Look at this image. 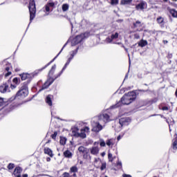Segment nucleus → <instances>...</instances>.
I'll return each instance as SVG.
<instances>
[{"label": "nucleus", "mask_w": 177, "mask_h": 177, "mask_svg": "<svg viewBox=\"0 0 177 177\" xmlns=\"http://www.w3.org/2000/svg\"><path fill=\"white\" fill-rule=\"evenodd\" d=\"M30 81L28 80L24 82L21 84V86L19 88V90L16 93L15 95L10 97L7 101V104L9 103H12V102H15V100H20V99H26L27 96H28V84H30Z\"/></svg>", "instance_id": "f257e3e1"}, {"label": "nucleus", "mask_w": 177, "mask_h": 177, "mask_svg": "<svg viewBox=\"0 0 177 177\" xmlns=\"http://www.w3.org/2000/svg\"><path fill=\"white\" fill-rule=\"evenodd\" d=\"M136 99V92L130 91L127 93L124 94L120 100L117 102L115 104L110 106V109H118V107H121L122 104H131L133 100Z\"/></svg>", "instance_id": "f03ea898"}, {"label": "nucleus", "mask_w": 177, "mask_h": 177, "mask_svg": "<svg viewBox=\"0 0 177 177\" xmlns=\"http://www.w3.org/2000/svg\"><path fill=\"white\" fill-rule=\"evenodd\" d=\"M78 49H80V47H77L75 50L73 51L72 54L71 55V57H69L66 63L65 64V65L62 68V71L58 74V75L57 77H55V79L53 80L51 82L46 81L42 85L41 88L39 89V92H41V91H44V89H48L49 88V86H50V85H52V84H53V81H55L56 80V78H58V77H60L62 75V74H63V71H64V70H66V68H67V66H68V64H70V62H71V60H73V58L74 57V56H75V55H77V53H78Z\"/></svg>", "instance_id": "7ed1b4c3"}, {"label": "nucleus", "mask_w": 177, "mask_h": 177, "mask_svg": "<svg viewBox=\"0 0 177 177\" xmlns=\"http://www.w3.org/2000/svg\"><path fill=\"white\" fill-rule=\"evenodd\" d=\"M28 9L30 12V21H32L35 19V15L37 13L35 0H30Z\"/></svg>", "instance_id": "20e7f679"}, {"label": "nucleus", "mask_w": 177, "mask_h": 177, "mask_svg": "<svg viewBox=\"0 0 177 177\" xmlns=\"http://www.w3.org/2000/svg\"><path fill=\"white\" fill-rule=\"evenodd\" d=\"M34 97H35V95H32L30 98H28L27 100L21 102H13L10 105L8 108V111H12V110L17 109V107H20V106H23V104H26V103H28V102H31L34 99Z\"/></svg>", "instance_id": "39448f33"}, {"label": "nucleus", "mask_w": 177, "mask_h": 177, "mask_svg": "<svg viewBox=\"0 0 177 177\" xmlns=\"http://www.w3.org/2000/svg\"><path fill=\"white\" fill-rule=\"evenodd\" d=\"M84 38H85V34L84 33L77 35L72 40V46H75V45H78V44H81V42L84 41Z\"/></svg>", "instance_id": "423d86ee"}, {"label": "nucleus", "mask_w": 177, "mask_h": 177, "mask_svg": "<svg viewBox=\"0 0 177 177\" xmlns=\"http://www.w3.org/2000/svg\"><path fill=\"white\" fill-rule=\"evenodd\" d=\"M89 132H91V129H89L88 127H84L80 129V133H79V138H80V139L86 138V133H89Z\"/></svg>", "instance_id": "0eeeda50"}, {"label": "nucleus", "mask_w": 177, "mask_h": 177, "mask_svg": "<svg viewBox=\"0 0 177 177\" xmlns=\"http://www.w3.org/2000/svg\"><path fill=\"white\" fill-rule=\"evenodd\" d=\"M142 27V22L140 21H136V22L133 23L131 28H133V30H136V31H143V28Z\"/></svg>", "instance_id": "6e6552de"}, {"label": "nucleus", "mask_w": 177, "mask_h": 177, "mask_svg": "<svg viewBox=\"0 0 177 177\" xmlns=\"http://www.w3.org/2000/svg\"><path fill=\"white\" fill-rule=\"evenodd\" d=\"M66 45H67V43H66L64 45V46L62 47V48L61 49L59 53L50 62H48L41 69H40L39 71H42V70H45V68H46V67H48V66H50V64H52V63H53V62H55V60H56V59H57V57L60 55V53H62V52H63V50L64 49V48H66Z\"/></svg>", "instance_id": "1a4fd4ad"}, {"label": "nucleus", "mask_w": 177, "mask_h": 177, "mask_svg": "<svg viewBox=\"0 0 177 177\" xmlns=\"http://www.w3.org/2000/svg\"><path fill=\"white\" fill-rule=\"evenodd\" d=\"M1 93H6V92H10V88H9V83H3L0 86Z\"/></svg>", "instance_id": "9d476101"}, {"label": "nucleus", "mask_w": 177, "mask_h": 177, "mask_svg": "<svg viewBox=\"0 0 177 177\" xmlns=\"http://www.w3.org/2000/svg\"><path fill=\"white\" fill-rule=\"evenodd\" d=\"M131 122V118H122L119 120V123L121 127H124L125 125H129Z\"/></svg>", "instance_id": "9b49d317"}, {"label": "nucleus", "mask_w": 177, "mask_h": 177, "mask_svg": "<svg viewBox=\"0 0 177 177\" xmlns=\"http://www.w3.org/2000/svg\"><path fill=\"white\" fill-rule=\"evenodd\" d=\"M102 129H103V126H102V124H100V123L97 122L96 126H94L92 128L91 131L95 132V133H97L100 132V131H102Z\"/></svg>", "instance_id": "f8f14e48"}, {"label": "nucleus", "mask_w": 177, "mask_h": 177, "mask_svg": "<svg viewBox=\"0 0 177 177\" xmlns=\"http://www.w3.org/2000/svg\"><path fill=\"white\" fill-rule=\"evenodd\" d=\"M21 172H23V169L18 166L15 167L13 175H15V177H21Z\"/></svg>", "instance_id": "ddd939ff"}, {"label": "nucleus", "mask_w": 177, "mask_h": 177, "mask_svg": "<svg viewBox=\"0 0 177 177\" xmlns=\"http://www.w3.org/2000/svg\"><path fill=\"white\" fill-rule=\"evenodd\" d=\"M44 154H47V156H49L51 158L54 156L53 151H52V149H50L49 147H45L44 149Z\"/></svg>", "instance_id": "4468645a"}, {"label": "nucleus", "mask_w": 177, "mask_h": 177, "mask_svg": "<svg viewBox=\"0 0 177 177\" xmlns=\"http://www.w3.org/2000/svg\"><path fill=\"white\" fill-rule=\"evenodd\" d=\"M79 131L80 129H78V127H74L72 129V135L74 136V138H80Z\"/></svg>", "instance_id": "2eb2a0df"}, {"label": "nucleus", "mask_w": 177, "mask_h": 177, "mask_svg": "<svg viewBox=\"0 0 177 177\" xmlns=\"http://www.w3.org/2000/svg\"><path fill=\"white\" fill-rule=\"evenodd\" d=\"M145 5L146 3L145 1H141L136 6V10H143L145 9Z\"/></svg>", "instance_id": "dca6fc26"}, {"label": "nucleus", "mask_w": 177, "mask_h": 177, "mask_svg": "<svg viewBox=\"0 0 177 177\" xmlns=\"http://www.w3.org/2000/svg\"><path fill=\"white\" fill-rule=\"evenodd\" d=\"M19 77H21V81H26V80L31 78V75L28 73H21L19 74Z\"/></svg>", "instance_id": "f3484780"}, {"label": "nucleus", "mask_w": 177, "mask_h": 177, "mask_svg": "<svg viewBox=\"0 0 177 177\" xmlns=\"http://www.w3.org/2000/svg\"><path fill=\"white\" fill-rule=\"evenodd\" d=\"M63 156L65 158H73V153L68 149L64 151Z\"/></svg>", "instance_id": "a211bd4d"}, {"label": "nucleus", "mask_w": 177, "mask_h": 177, "mask_svg": "<svg viewBox=\"0 0 177 177\" xmlns=\"http://www.w3.org/2000/svg\"><path fill=\"white\" fill-rule=\"evenodd\" d=\"M91 154L93 156H96V154H99V148L97 147H93L91 149Z\"/></svg>", "instance_id": "6ab92c4d"}, {"label": "nucleus", "mask_w": 177, "mask_h": 177, "mask_svg": "<svg viewBox=\"0 0 177 177\" xmlns=\"http://www.w3.org/2000/svg\"><path fill=\"white\" fill-rule=\"evenodd\" d=\"M78 151L82 154H84L85 153L89 151V150H88V149L84 146H80L78 148Z\"/></svg>", "instance_id": "aec40b11"}, {"label": "nucleus", "mask_w": 177, "mask_h": 177, "mask_svg": "<svg viewBox=\"0 0 177 177\" xmlns=\"http://www.w3.org/2000/svg\"><path fill=\"white\" fill-rule=\"evenodd\" d=\"M147 40H143L141 39L139 42H138V46H140V48H145V46H147Z\"/></svg>", "instance_id": "412c9836"}, {"label": "nucleus", "mask_w": 177, "mask_h": 177, "mask_svg": "<svg viewBox=\"0 0 177 177\" xmlns=\"http://www.w3.org/2000/svg\"><path fill=\"white\" fill-rule=\"evenodd\" d=\"M50 97H51L50 95H48L46 96V103H47V104H48V106H53V102H52V98Z\"/></svg>", "instance_id": "4be33fe9"}, {"label": "nucleus", "mask_w": 177, "mask_h": 177, "mask_svg": "<svg viewBox=\"0 0 177 177\" xmlns=\"http://www.w3.org/2000/svg\"><path fill=\"white\" fill-rule=\"evenodd\" d=\"M56 71V64H54L52 67H51V68H50V70L49 71V72H48V75L50 76V77H52V75H53V74H55V71Z\"/></svg>", "instance_id": "5701e85b"}, {"label": "nucleus", "mask_w": 177, "mask_h": 177, "mask_svg": "<svg viewBox=\"0 0 177 177\" xmlns=\"http://www.w3.org/2000/svg\"><path fill=\"white\" fill-rule=\"evenodd\" d=\"M59 138H60L59 144L62 146H64L66 145V142H67V138L66 137H62V136H60Z\"/></svg>", "instance_id": "b1692460"}, {"label": "nucleus", "mask_w": 177, "mask_h": 177, "mask_svg": "<svg viewBox=\"0 0 177 177\" xmlns=\"http://www.w3.org/2000/svg\"><path fill=\"white\" fill-rule=\"evenodd\" d=\"M157 22L160 24V27H164L165 22L164 21V18L160 17L157 19Z\"/></svg>", "instance_id": "393cba45"}, {"label": "nucleus", "mask_w": 177, "mask_h": 177, "mask_svg": "<svg viewBox=\"0 0 177 177\" xmlns=\"http://www.w3.org/2000/svg\"><path fill=\"white\" fill-rule=\"evenodd\" d=\"M70 174H77L78 172V167L77 166H73L70 168Z\"/></svg>", "instance_id": "a878e982"}, {"label": "nucleus", "mask_w": 177, "mask_h": 177, "mask_svg": "<svg viewBox=\"0 0 177 177\" xmlns=\"http://www.w3.org/2000/svg\"><path fill=\"white\" fill-rule=\"evenodd\" d=\"M83 158L84 160H91V155L89 154V151H87V152L83 153Z\"/></svg>", "instance_id": "bb28decb"}, {"label": "nucleus", "mask_w": 177, "mask_h": 177, "mask_svg": "<svg viewBox=\"0 0 177 177\" xmlns=\"http://www.w3.org/2000/svg\"><path fill=\"white\" fill-rule=\"evenodd\" d=\"M6 104V102L3 100V98L0 97V110H2V108L5 107Z\"/></svg>", "instance_id": "cd10ccee"}, {"label": "nucleus", "mask_w": 177, "mask_h": 177, "mask_svg": "<svg viewBox=\"0 0 177 177\" xmlns=\"http://www.w3.org/2000/svg\"><path fill=\"white\" fill-rule=\"evenodd\" d=\"M172 147L173 150H177V137L173 140Z\"/></svg>", "instance_id": "c85d7f7f"}, {"label": "nucleus", "mask_w": 177, "mask_h": 177, "mask_svg": "<svg viewBox=\"0 0 177 177\" xmlns=\"http://www.w3.org/2000/svg\"><path fill=\"white\" fill-rule=\"evenodd\" d=\"M5 70L7 71V73L5 74V77H9V75H12V72L9 71L10 70V67L6 66Z\"/></svg>", "instance_id": "c756f323"}, {"label": "nucleus", "mask_w": 177, "mask_h": 177, "mask_svg": "<svg viewBox=\"0 0 177 177\" xmlns=\"http://www.w3.org/2000/svg\"><path fill=\"white\" fill-rule=\"evenodd\" d=\"M106 146H109L110 147V146H114V142H113V139H108L106 141Z\"/></svg>", "instance_id": "7c9ffc66"}, {"label": "nucleus", "mask_w": 177, "mask_h": 177, "mask_svg": "<svg viewBox=\"0 0 177 177\" xmlns=\"http://www.w3.org/2000/svg\"><path fill=\"white\" fill-rule=\"evenodd\" d=\"M115 158V157H113V153H108V159L110 162H113V161H114Z\"/></svg>", "instance_id": "2f4dec72"}, {"label": "nucleus", "mask_w": 177, "mask_h": 177, "mask_svg": "<svg viewBox=\"0 0 177 177\" xmlns=\"http://www.w3.org/2000/svg\"><path fill=\"white\" fill-rule=\"evenodd\" d=\"M131 2H132V0H121L120 5H129Z\"/></svg>", "instance_id": "473e14b6"}, {"label": "nucleus", "mask_w": 177, "mask_h": 177, "mask_svg": "<svg viewBox=\"0 0 177 177\" xmlns=\"http://www.w3.org/2000/svg\"><path fill=\"white\" fill-rule=\"evenodd\" d=\"M12 82L14 84H15V85H19V84H20V78L19 77H15L13 80H12Z\"/></svg>", "instance_id": "72a5a7b5"}, {"label": "nucleus", "mask_w": 177, "mask_h": 177, "mask_svg": "<svg viewBox=\"0 0 177 177\" xmlns=\"http://www.w3.org/2000/svg\"><path fill=\"white\" fill-rule=\"evenodd\" d=\"M170 13L173 16V17H177V11L174 9L170 10Z\"/></svg>", "instance_id": "f704fd0d"}, {"label": "nucleus", "mask_w": 177, "mask_h": 177, "mask_svg": "<svg viewBox=\"0 0 177 177\" xmlns=\"http://www.w3.org/2000/svg\"><path fill=\"white\" fill-rule=\"evenodd\" d=\"M160 110H162L163 111H168L169 110V108L168 106H162V105L159 106Z\"/></svg>", "instance_id": "c9c22d12"}, {"label": "nucleus", "mask_w": 177, "mask_h": 177, "mask_svg": "<svg viewBox=\"0 0 177 177\" xmlns=\"http://www.w3.org/2000/svg\"><path fill=\"white\" fill-rule=\"evenodd\" d=\"M68 9V4L64 3L62 5V10L64 12H67V10Z\"/></svg>", "instance_id": "e433bc0d"}, {"label": "nucleus", "mask_w": 177, "mask_h": 177, "mask_svg": "<svg viewBox=\"0 0 177 177\" xmlns=\"http://www.w3.org/2000/svg\"><path fill=\"white\" fill-rule=\"evenodd\" d=\"M118 32H115V34H112L111 35V38H112V39L114 41V39H117V38H118Z\"/></svg>", "instance_id": "4c0bfd02"}, {"label": "nucleus", "mask_w": 177, "mask_h": 177, "mask_svg": "<svg viewBox=\"0 0 177 177\" xmlns=\"http://www.w3.org/2000/svg\"><path fill=\"white\" fill-rule=\"evenodd\" d=\"M103 118L105 121H109V120H110V115L107 113H104L103 114Z\"/></svg>", "instance_id": "58836bf2"}, {"label": "nucleus", "mask_w": 177, "mask_h": 177, "mask_svg": "<svg viewBox=\"0 0 177 177\" xmlns=\"http://www.w3.org/2000/svg\"><path fill=\"white\" fill-rule=\"evenodd\" d=\"M57 131H54L53 134L50 136V138L53 139V140H56V138L57 137Z\"/></svg>", "instance_id": "ea45409f"}, {"label": "nucleus", "mask_w": 177, "mask_h": 177, "mask_svg": "<svg viewBox=\"0 0 177 177\" xmlns=\"http://www.w3.org/2000/svg\"><path fill=\"white\" fill-rule=\"evenodd\" d=\"M116 167H118V169H122V163L120 161H118L116 163Z\"/></svg>", "instance_id": "a19ab883"}, {"label": "nucleus", "mask_w": 177, "mask_h": 177, "mask_svg": "<svg viewBox=\"0 0 177 177\" xmlns=\"http://www.w3.org/2000/svg\"><path fill=\"white\" fill-rule=\"evenodd\" d=\"M7 168L9 170L13 169V168H15V163H9Z\"/></svg>", "instance_id": "79ce46f5"}, {"label": "nucleus", "mask_w": 177, "mask_h": 177, "mask_svg": "<svg viewBox=\"0 0 177 177\" xmlns=\"http://www.w3.org/2000/svg\"><path fill=\"white\" fill-rule=\"evenodd\" d=\"M106 162L102 163V165L100 167L101 171H104V169H106Z\"/></svg>", "instance_id": "37998d69"}, {"label": "nucleus", "mask_w": 177, "mask_h": 177, "mask_svg": "<svg viewBox=\"0 0 177 177\" xmlns=\"http://www.w3.org/2000/svg\"><path fill=\"white\" fill-rule=\"evenodd\" d=\"M100 146L101 147H106V142H104V140H101V142L100 143Z\"/></svg>", "instance_id": "c03bdc74"}, {"label": "nucleus", "mask_w": 177, "mask_h": 177, "mask_svg": "<svg viewBox=\"0 0 177 177\" xmlns=\"http://www.w3.org/2000/svg\"><path fill=\"white\" fill-rule=\"evenodd\" d=\"M111 5H118V0H111Z\"/></svg>", "instance_id": "a18cd8bd"}, {"label": "nucleus", "mask_w": 177, "mask_h": 177, "mask_svg": "<svg viewBox=\"0 0 177 177\" xmlns=\"http://www.w3.org/2000/svg\"><path fill=\"white\" fill-rule=\"evenodd\" d=\"M134 39H139L140 38V35L139 33H135L133 35Z\"/></svg>", "instance_id": "49530a36"}, {"label": "nucleus", "mask_w": 177, "mask_h": 177, "mask_svg": "<svg viewBox=\"0 0 177 177\" xmlns=\"http://www.w3.org/2000/svg\"><path fill=\"white\" fill-rule=\"evenodd\" d=\"M62 177H71V176L70 175V173H68V172H64L62 174Z\"/></svg>", "instance_id": "de8ad7c7"}, {"label": "nucleus", "mask_w": 177, "mask_h": 177, "mask_svg": "<svg viewBox=\"0 0 177 177\" xmlns=\"http://www.w3.org/2000/svg\"><path fill=\"white\" fill-rule=\"evenodd\" d=\"M47 6H48V7H50V8H54L55 7V3H53V2L48 3Z\"/></svg>", "instance_id": "09e8293b"}, {"label": "nucleus", "mask_w": 177, "mask_h": 177, "mask_svg": "<svg viewBox=\"0 0 177 177\" xmlns=\"http://www.w3.org/2000/svg\"><path fill=\"white\" fill-rule=\"evenodd\" d=\"M45 8H46V12H50V7H49L48 4L46 5Z\"/></svg>", "instance_id": "8fccbe9b"}, {"label": "nucleus", "mask_w": 177, "mask_h": 177, "mask_svg": "<svg viewBox=\"0 0 177 177\" xmlns=\"http://www.w3.org/2000/svg\"><path fill=\"white\" fill-rule=\"evenodd\" d=\"M10 88L11 89H16V88H17V84H10Z\"/></svg>", "instance_id": "3c124183"}, {"label": "nucleus", "mask_w": 177, "mask_h": 177, "mask_svg": "<svg viewBox=\"0 0 177 177\" xmlns=\"http://www.w3.org/2000/svg\"><path fill=\"white\" fill-rule=\"evenodd\" d=\"M113 40L112 37H107V38H106V41H108L109 44L113 42Z\"/></svg>", "instance_id": "603ef678"}, {"label": "nucleus", "mask_w": 177, "mask_h": 177, "mask_svg": "<svg viewBox=\"0 0 177 177\" xmlns=\"http://www.w3.org/2000/svg\"><path fill=\"white\" fill-rule=\"evenodd\" d=\"M15 73H19V71H20V68H16L15 69Z\"/></svg>", "instance_id": "864d4df0"}, {"label": "nucleus", "mask_w": 177, "mask_h": 177, "mask_svg": "<svg viewBox=\"0 0 177 177\" xmlns=\"http://www.w3.org/2000/svg\"><path fill=\"white\" fill-rule=\"evenodd\" d=\"M123 177H132V176H131L129 174H124Z\"/></svg>", "instance_id": "5fc2aeb1"}, {"label": "nucleus", "mask_w": 177, "mask_h": 177, "mask_svg": "<svg viewBox=\"0 0 177 177\" xmlns=\"http://www.w3.org/2000/svg\"><path fill=\"white\" fill-rule=\"evenodd\" d=\"M49 161H50V158L49 157L46 158V162H49Z\"/></svg>", "instance_id": "6e6d98bb"}, {"label": "nucleus", "mask_w": 177, "mask_h": 177, "mask_svg": "<svg viewBox=\"0 0 177 177\" xmlns=\"http://www.w3.org/2000/svg\"><path fill=\"white\" fill-rule=\"evenodd\" d=\"M71 176L77 177V174L76 173H73V176Z\"/></svg>", "instance_id": "4d7b16f0"}, {"label": "nucleus", "mask_w": 177, "mask_h": 177, "mask_svg": "<svg viewBox=\"0 0 177 177\" xmlns=\"http://www.w3.org/2000/svg\"><path fill=\"white\" fill-rule=\"evenodd\" d=\"M121 139V136H118L117 138V140H120Z\"/></svg>", "instance_id": "13d9d810"}, {"label": "nucleus", "mask_w": 177, "mask_h": 177, "mask_svg": "<svg viewBox=\"0 0 177 177\" xmlns=\"http://www.w3.org/2000/svg\"><path fill=\"white\" fill-rule=\"evenodd\" d=\"M22 177H28V174H23Z\"/></svg>", "instance_id": "bf43d9fd"}, {"label": "nucleus", "mask_w": 177, "mask_h": 177, "mask_svg": "<svg viewBox=\"0 0 177 177\" xmlns=\"http://www.w3.org/2000/svg\"><path fill=\"white\" fill-rule=\"evenodd\" d=\"M123 48H124V50H126V52H128V48H125V46H123Z\"/></svg>", "instance_id": "052dcab7"}, {"label": "nucleus", "mask_w": 177, "mask_h": 177, "mask_svg": "<svg viewBox=\"0 0 177 177\" xmlns=\"http://www.w3.org/2000/svg\"><path fill=\"white\" fill-rule=\"evenodd\" d=\"M163 43H164V44H168V41L164 40V41H163Z\"/></svg>", "instance_id": "680f3d73"}, {"label": "nucleus", "mask_w": 177, "mask_h": 177, "mask_svg": "<svg viewBox=\"0 0 177 177\" xmlns=\"http://www.w3.org/2000/svg\"><path fill=\"white\" fill-rule=\"evenodd\" d=\"M82 163H83L82 161H80V165H82Z\"/></svg>", "instance_id": "e2e57ef3"}, {"label": "nucleus", "mask_w": 177, "mask_h": 177, "mask_svg": "<svg viewBox=\"0 0 177 177\" xmlns=\"http://www.w3.org/2000/svg\"><path fill=\"white\" fill-rule=\"evenodd\" d=\"M164 1V2H167V1H168V0H163Z\"/></svg>", "instance_id": "0e129e2a"}, {"label": "nucleus", "mask_w": 177, "mask_h": 177, "mask_svg": "<svg viewBox=\"0 0 177 177\" xmlns=\"http://www.w3.org/2000/svg\"><path fill=\"white\" fill-rule=\"evenodd\" d=\"M102 156H104V153H102Z\"/></svg>", "instance_id": "69168bd1"}, {"label": "nucleus", "mask_w": 177, "mask_h": 177, "mask_svg": "<svg viewBox=\"0 0 177 177\" xmlns=\"http://www.w3.org/2000/svg\"><path fill=\"white\" fill-rule=\"evenodd\" d=\"M50 142V141H48L47 143H49Z\"/></svg>", "instance_id": "338daca9"}, {"label": "nucleus", "mask_w": 177, "mask_h": 177, "mask_svg": "<svg viewBox=\"0 0 177 177\" xmlns=\"http://www.w3.org/2000/svg\"><path fill=\"white\" fill-rule=\"evenodd\" d=\"M174 1H177V0H174Z\"/></svg>", "instance_id": "774afa93"}]
</instances>
